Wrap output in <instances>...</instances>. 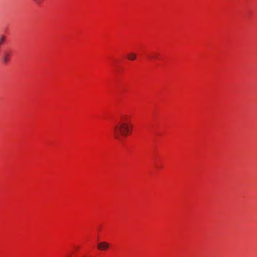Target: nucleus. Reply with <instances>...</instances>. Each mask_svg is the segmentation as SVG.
<instances>
[{"label":"nucleus","mask_w":257,"mask_h":257,"mask_svg":"<svg viewBox=\"0 0 257 257\" xmlns=\"http://www.w3.org/2000/svg\"><path fill=\"white\" fill-rule=\"evenodd\" d=\"M126 57L129 60L134 61L136 60L137 58V55L135 53L130 52L127 54Z\"/></svg>","instance_id":"4"},{"label":"nucleus","mask_w":257,"mask_h":257,"mask_svg":"<svg viewBox=\"0 0 257 257\" xmlns=\"http://www.w3.org/2000/svg\"><path fill=\"white\" fill-rule=\"evenodd\" d=\"M133 125L131 116L127 114L122 115L112 131L113 138L119 142H122L130 136L133 132Z\"/></svg>","instance_id":"1"},{"label":"nucleus","mask_w":257,"mask_h":257,"mask_svg":"<svg viewBox=\"0 0 257 257\" xmlns=\"http://www.w3.org/2000/svg\"><path fill=\"white\" fill-rule=\"evenodd\" d=\"M110 247V244L106 241H101L98 243L97 248L100 251H106Z\"/></svg>","instance_id":"2"},{"label":"nucleus","mask_w":257,"mask_h":257,"mask_svg":"<svg viewBox=\"0 0 257 257\" xmlns=\"http://www.w3.org/2000/svg\"><path fill=\"white\" fill-rule=\"evenodd\" d=\"M11 57V54L10 52H7L5 54L3 59V62L4 63H7L10 60Z\"/></svg>","instance_id":"3"}]
</instances>
